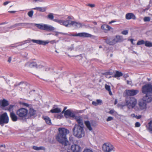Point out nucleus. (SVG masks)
Here are the masks:
<instances>
[{
    "label": "nucleus",
    "mask_w": 152,
    "mask_h": 152,
    "mask_svg": "<svg viewBox=\"0 0 152 152\" xmlns=\"http://www.w3.org/2000/svg\"><path fill=\"white\" fill-rule=\"evenodd\" d=\"M105 76L107 78H110L111 77V76L109 75L107 72L105 73Z\"/></svg>",
    "instance_id": "864d4df0"
},
{
    "label": "nucleus",
    "mask_w": 152,
    "mask_h": 152,
    "mask_svg": "<svg viewBox=\"0 0 152 152\" xmlns=\"http://www.w3.org/2000/svg\"><path fill=\"white\" fill-rule=\"evenodd\" d=\"M107 73L109 75H113V73L112 72H107Z\"/></svg>",
    "instance_id": "bf43d9fd"
},
{
    "label": "nucleus",
    "mask_w": 152,
    "mask_h": 152,
    "mask_svg": "<svg viewBox=\"0 0 152 152\" xmlns=\"http://www.w3.org/2000/svg\"><path fill=\"white\" fill-rule=\"evenodd\" d=\"M88 6L92 8L94 7L95 6L94 4H88Z\"/></svg>",
    "instance_id": "3c124183"
},
{
    "label": "nucleus",
    "mask_w": 152,
    "mask_h": 152,
    "mask_svg": "<svg viewBox=\"0 0 152 152\" xmlns=\"http://www.w3.org/2000/svg\"><path fill=\"white\" fill-rule=\"evenodd\" d=\"M68 35L73 37L79 36L84 37H90L93 36L91 34L86 32L80 33L76 34H71L69 35Z\"/></svg>",
    "instance_id": "f8f14e48"
},
{
    "label": "nucleus",
    "mask_w": 152,
    "mask_h": 152,
    "mask_svg": "<svg viewBox=\"0 0 152 152\" xmlns=\"http://www.w3.org/2000/svg\"><path fill=\"white\" fill-rule=\"evenodd\" d=\"M44 120L45 121L46 123L48 124H51V120L50 118L47 117L45 116L44 118Z\"/></svg>",
    "instance_id": "7c9ffc66"
},
{
    "label": "nucleus",
    "mask_w": 152,
    "mask_h": 152,
    "mask_svg": "<svg viewBox=\"0 0 152 152\" xmlns=\"http://www.w3.org/2000/svg\"><path fill=\"white\" fill-rule=\"evenodd\" d=\"M125 17L126 18L127 20H130L131 19L135 20L136 18L135 15L132 13H127Z\"/></svg>",
    "instance_id": "6ab92c4d"
},
{
    "label": "nucleus",
    "mask_w": 152,
    "mask_h": 152,
    "mask_svg": "<svg viewBox=\"0 0 152 152\" xmlns=\"http://www.w3.org/2000/svg\"><path fill=\"white\" fill-rule=\"evenodd\" d=\"M34 1L35 2H37V3L44 2L45 1V0H34Z\"/></svg>",
    "instance_id": "49530a36"
},
{
    "label": "nucleus",
    "mask_w": 152,
    "mask_h": 152,
    "mask_svg": "<svg viewBox=\"0 0 152 152\" xmlns=\"http://www.w3.org/2000/svg\"><path fill=\"white\" fill-rule=\"evenodd\" d=\"M123 75V74L121 72H119L118 71H116L115 74L114 75V76H113L115 77H119Z\"/></svg>",
    "instance_id": "c756f323"
},
{
    "label": "nucleus",
    "mask_w": 152,
    "mask_h": 152,
    "mask_svg": "<svg viewBox=\"0 0 152 152\" xmlns=\"http://www.w3.org/2000/svg\"><path fill=\"white\" fill-rule=\"evenodd\" d=\"M114 110L113 109H112L110 111L109 113L111 114H113L114 113Z\"/></svg>",
    "instance_id": "603ef678"
},
{
    "label": "nucleus",
    "mask_w": 152,
    "mask_h": 152,
    "mask_svg": "<svg viewBox=\"0 0 152 152\" xmlns=\"http://www.w3.org/2000/svg\"><path fill=\"white\" fill-rule=\"evenodd\" d=\"M36 112L33 108H30L29 111L28 113V118H33L34 117L35 115L36 114Z\"/></svg>",
    "instance_id": "aec40b11"
},
{
    "label": "nucleus",
    "mask_w": 152,
    "mask_h": 152,
    "mask_svg": "<svg viewBox=\"0 0 152 152\" xmlns=\"http://www.w3.org/2000/svg\"><path fill=\"white\" fill-rule=\"evenodd\" d=\"M74 48L73 46V45H72L71 46L69 47L68 48V49L70 51L74 50Z\"/></svg>",
    "instance_id": "8fccbe9b"
},
{
    "label": "nucleus",
    "mask_w": 152,
    "mask_h": 152,
    "mask_svg": "<svg viewBox=\"0 0 152 152\" xmlns=\"http://www.w3.org/2000/svg\"><path fill=\"white\" fill-rule=\"evenodd\" d=\"M149 129L150 131H152V121H151L149 123Z\"/></svg>",
    "instance_id": "79ce46f5"
},
{
    "label": "nucleus",
    "mask_w": 152,
    "mask_h": 152,
    "mask_svg": "<svg viewBox=\"0 0 152 152\" xmlns=\"http://www.w3.org/2000/svg\"><path fill=\"white\" fill-rule=\"evenodd\" d=\"M138 91L136 90H129L126 91V94L129 96H134L137 94Z\"/></svg>",
    "instance_id": "f3484780"
},
{
    "label": "nucleus",
    "mask_w": 152,
    "mask_h": 152,
    "mask_svg": "<svg viewBox=\"0 0 152 152\" xmlns=\"http://www.w3.org/2000/svg\"><path fill=\"white\" fill-rule=\"evenodd\" d=\"M8 12L12 13H14L16 12V11H8Z\"/></svg>",
    "instance_id": "680f3d73"
},
{
    "label": "nucleus",
    "mask_w": 152,
    "mask_h": 152,
    "mask_svg": "<svg viewBox=\"0 0 152 152\" xmlns=\"http://www.w3.org/2000/svg\"><path fill=\"white\" fill-rule=\"evenodd\" d=\"M71 149L73 152H80L81 151V147L79 145L75 144L71 146Z\"/></svg>",
    "instance_id": "2eb2a0df"
},
{
    "label": "nucleus",
    "mask_w": 152,
    "mask_h": 152,
    "mask_svg": "<svg viewBox=\"0 0 152 152\" xmlns=\"http://www.w3.org/2000/svg\"><path fill=\"white\" fill-rule=\"evenodd\" d=\"M60 33V34H64V35H69V34H68L66 33Z\"/></svg>",
    "instance_id": "774afa93"
},
{
    "label": "nucleus",
    "mask_w": 152,
    "mask_h": 152,
    "mask_svg": "<svg viewBox=\"0 0 152 152\" xmlns=\"http://www.w3.org/2000/svg\"><path fill=\"white\" fill-rule=\"evenodd\" d=\"M47 8L46 7H37L33 8V9L34 10H36L38 11H39L40 12H45L46 11V10Z\"/></svg>",
    "instance_id": "b1692460"
},
{
    "label": "nucleus",
    "mask_w": 152,
    "mask_h": 152,
    "mask_svg": "<svg viewBox=\"0 0 152 152\" xmlns=\"http://www.w3.org/2000/svg\"><path fill=\"white\" fill-rule=\"evenodd\" d=\"M113 41L112 42H111L112 44H115L117 42H120L123 41L124 39L123 37L121 36L117 35L115 36V37H113Z\"/></svg>",
    "instance_id": "ddd939ff"
},
{
    "label": "nucleus",
    "mask_w": 152,
    "mask_h": 152,
    "mask_svg": "<svg viewBox=\"0 0 152 152\" xmlns=\"http://www.w3.org/2000/svg\"><path fill=\"white\" fill-rule=\"evenodd\" d=\"M32 23H18L15 24L13 26H12L10 27H7L4 29L2 31H0V33H5L7 31H10L11 29L14 28L15 27L20 26L21 27L20 29H21L22 28L25 27H26L28 25H31Z\"/></svg>",
    "instance_id": "423d86ee"
},
{
    "label": "nucleus",
    "mask_w": 152,
    "mask_h": 152,
    "mask_svg": "<svg viewBox=\"0 0 152 152\" xmlns=\"http://www.w3.org/2000/svg\"><path fill=\"white\" fill-rule=\"evenodd\" d=\"M142 92L143 94H152V85L146 84L142 88Z\"/></svg>",
    "instance_id": "9d476101"
},
{
    "label": "nucleus",
    "mask_w": 152,
    "mask_h": 152,
    "mask_svg": "<svg viewBox=\"0 0 152 152\" xmlns=\"http://www.w3.org/2000/svg\"><path fill=\"white\" fill-rule=\"evenodd\" d=\"M54 20L55 22L63 25L66 27L73 26L77 28H80L83 26V25L80 23L77 22L70 20H63L61 19H55Z\"/></svg>",
    "instance_id": "f03ea898"
},
{
    "label": "nucleus",
    "mask_w": 152,
    "mask_h": 152,
    "mask_svg": "<svg viewBox=\"0 0 152 152\" xmlns=\"http://www.w3.org/2000/svg\"><path fill=\"white\" fill-rule=\"evenodd\" d=\"M34 25L38 28L42 30L52 31L55 29L54 27L49 25L36 23L34 24Z\"/></svg>",
    "instance_id": "0eeeda50"
},
{
    "label": "nucleus",
    "mask_w": 152,
    "mask_h": 152,
    "mask_svg": "<svg viewBox=\"0 0 152 152\" xmlns=\"http://www.w3.org/2000/svg\"><path fill=\"white\" fill-rule=\"evenodd\" d=\"M67 18L69 20H72L73 19V17L72 16H69Z\"/></svg>",
    "instance_id": "4d7b16f0"
},
{
    "label": "nucleus",
    "mask_w": 152,
    "mask_h": 152,
    "mask_svg": "<svg viewBox=\"0 0 152 152\" xmlns=\"http://www.w3.org/2000/svg\"><path fill=\"white\" fill-rule=\"evenodd\" d=\"M84 127L78 125H75L73 129V134L75 137L80 138L85 135Z\"/></svg>",
    "instance_id": "7ed1b4c3"
},
{
    "label": "nucleus",
    "mask_w": 152,
    "mask_h": 152,
    "mask_svg": "<svg viewBox=\"0 0 152 152\" xmlns=\"http://www.w3.org/2000/svg\"><path fill=\"white\" fill-rule=\"evenodd\" d=\"M75 119L78 124H75V125H78L80 126H84L83 121L81 117L80 116H77L75 117Z\"/></svg>",
    "instance_id": "a211bd4d"
},
{
    "label": "nucleus",
    "mask_w": 152,
    "mask_h": 152,
    "mask_svg": "<svg viewBox=\"0 0 152 152\" xmlns=\"http://www.w3.org/2000/svg\"><path fill=\"white\" fill-rule=\"evenodd\" d=\"M28 111L24 108H21L17 110L16 114L21 119L24 120L28 118Z\"/></svg>",
    "instance_id": "20e7f679"
},
{
    "label": "nucleus",
    "mask_w": 152,
    "mask_h": 152,
    "mask_svg": "<svg viewBox=\"0 0 152 152\" xmlns=\"http://www.w3.org/2000/svg\"><path fill=\"white\" fill-rule=\"evenodd\" d=\"M61 112V110L58 108L52 109L50 110V112L52 113H59Z\"/></svg>",
    "instance_id": "cd10ccee"
},
{
    "label": "nucleus",
    "mask_w": 152,
    "mask_h": 152,
    "mask_svg": "<svg viewBox=\"0 0 152 152\" xmlns=\"http://www.w3.org/2000/svg\"><path fill=\"white\" fill-rule=\"evenodd\" d=\"M10 2V1H7L3 3V5L4 6H6Z\"/></svg>",
    "instance_id": "6e6d98bb"
},
{
    "label": "nucleus",
    "mask_w": 152,
    "mask_h": 152,
    "mask_svg": "<svg viewBox=\"0 0 152 152\" xmlns=\"http://www.w3.org/2000/svg\"><path fill=\"white\" fill-rule=\"evenodd\" d=\"M115 22V21L114 20H113L110 22L109 23V24H110L113 23H114V22Z\"/></svg>",
    "instance_id": "69168bd1"
},
{
    "label": "nucleus",
    "mask_w": 152,
    "mask_h": 152,
    "mask_svg": "<svg viewBox=\"0 0 152 152\" xmlns=\"http://www.w3.org/2000/svg\"><path fill=\"white\" fill-rule=\"evenodd\" d=\"M25 66L30 68L37 67V64L35 62H28L26 64Z\"/></svg>",
    "instance_id": "412c9836"
},
{
    "label": "nucleus",
    "mask_w": 152,
    "mask_h": 152,
    "mask_svg": "<svg viewBox=\"0 0 152 152\" xmlns=\"http://www.w3.org/2000/svg\"><path fill=\"white\" fill-rule=\"evenodd\" d=\"M102 149L105 152H111L112 151H115L113 146L109 143H104L103 145Z\"/></svg>",
    "instance_id": "6e6552de"
},
{
    "label": "nucleus",
    "mask_w": 152,
    "mask_h": 152,
    "mask_svg": "<svg viewBox=\"0 0 152 152\" xmlns=\"http://www.w3.org/2000/svg\"><path fill=\"white\" fill-rule=\"evenodd\" d=\"M118 102V101L117 99H115V101L114 102V104H116Z\"/></svg>",
    "instance_id": "338daca9"
},
{
    "label": "nucleus",
    "mask_w": 152,
    "mask_h": 152,
    "mask_svg": "<svg viewBox=\"0 0 152 152\" xmlns=\"http://www.w3.org/2000/svg\"><path fill=\"white\" fill-rule=\"evenodd\" d=\"M102 103V101L100 99H97L96 101H93L92 104L96 106L98 105H101Z\"/></svg>",
    "instance_id": "a878e982"
},
{
    "label": "nucleus",
    "mask_w": 152,
    "mask_h": 152,
    "mask_svg": "<svg viewBox=\"0 0 152 152\" xmlns=\"http://www.w3.org/2000/svg\"><path fill=\"white\" fill-rule=\"evenodd\" d=\"M58 133L56 137L58 142L64 146L70 147V143L68 140L66 135L69 133V131L64 128H60L58 129Z\"/></svg>",
    "instance_id": "f257e3e1"
},
{
    "label": "nucleus",
    "mask_w": 152,
    "mask_h": 152,
    "mask_svg": "<svg viewBox=\"0 0 152 152\" xmlns=\"http://www.w3.org/2000/svg\"><path fill=\"white\" fill-rule=\"evenodd\" d=\"M14 106L13 105H10L8 109V110L10 112L12 111L13 110V107Z\"/></svg>",
    "instance_id": "4c0bfd02"
},
{
    "label": "nucleus",
    "mask_w": 152,
    "mask_h": 152,
    "mask_svg": "<svg viewBox=\"0 0 152 152\" xmlns=\"http://www.w3.org/2000/svg\"><path fill=\"white\" fill-rule=\"evenodd\" d=\"M31 41L34 43H36L40 45H46L49 42L48 41H43L40 40L31 39Z\"/></svg>",
    "instance_id": "4468645a"
},
{
    "label": "nucleus",
    "mask_w": 152,
    "mask_h": 152,
    "mask_svg": "<svg viewBox=\"0 0 152 152\" xmlns=\"http://www.w3.org/2000/svg\"><path fill=\"white\" fill-rule=\"evenodd\" d=\"M121 34L123 35H126L128 34L127 30H124L121 32Z\"/></svg>",
    "instance_id": "c03bdc74"
},
{
    "label": "nucleus",
    "mask_w": 152,
    "mask_h": 152,
    "mask_svg": "<svg viewBox=\"0 0 152 152\" xmlns=\"http://www.w3.org/2000/svg\"><path fill=\"white\" fill-rule=\"evenodd\" d=\"M137 102V100L135 99L133 97H131L128 100L126 99L125 105L127 106L129 109L134 108L135 110Z\"/></svg>",
    "instance_id": "39448f33"
},
{
    "label": "nucleus",
    "mask_w": 152,
    "mask_h": 152,
    "mask_svg": "<svg viewBox=\"0 0 152 152\" xmlns=\"http://www.w3.org/2000/svg\"><path fill=\"white\" fill-rule=\"evenodd\" d=\"M85 124L87 128L90 131L92 130V128L91 126L90 122L88 121H86L85 122Z\"/></svg>",
    "instance_id": "c85d7f7f"
},
{
    "label": "nucleus",
    "mask_w": 152,
    "mask_h": 152,
    "mask_svg": "<svg viewBox=\"0 0 152 152\" xmlns=\"http://www.w3.org/2000/svg\"><path fill=\"white\" fill-rule=\"evenodd\" d=\"M69 116L71 117L72 118L75 117V114L72 112H71Z\"/></svg>",
    "instance_id": "09e8293b"
},
{
    "label": "nucleus",
    "mask_w": 152,
    "mask_h": 152,
    "mask_svg": "<svg viewBox=\"0 0 152 152\" xmlns=\"http://www.w3.org/2000/svg\"><path fill=\"white\" fill-rule=\"evenodd\" d=\"M140 126V124L139 122H136L135 124V127H139Z\"/></svg>",
    "instance_id": "de8ad7c7"
},
{
    "label": "nucleus",
    "mask_w": 152,
    "mask_h": 152,
    "mask_svg": "<svg viewBox=\"0 0 152 152\" xmlns=\"http://www.w3.org/2000/svg\"><path fill=\"white\" fill-rule=\"evenodd\" d=\"M71 112L69 110H67L65 112L64 114L69 116Z\"/></svg>",
    "instance_id": "58836bf2"
},
{
    "label": "nucleus",
    "mask_w": 152,
    "mask_h": 152,
    "mask_svg": "<svg viewBox=\"0 0 152 152\" xmlns=\"http://www.w3.org/2000/svg\"><path fill=\"white\" fill-rule=\"evenodd\" d=\"M10 117L12 121H16L18 119V117L13 112H11L10 113Z\"/></svg>",
    "instance_id": "5701e85b"
},
{
    "label": "nucleus",
    "mask_w": 152,
    "mask_h": 152,
    "mask_svg": "<svg viewBox=\"0 0 152 152\" xmlns=\"http://www.w3.org/2000/svg\"><path fill=\"white\" fill-rule=\"evenodd\" d=\"M101 28L102 29L105 31H109L112 29V28L106 24H103L101 26Z\"/></svg>",
    "instance_id": "4be33fe9"
},
{
    "label": "nucleus",
    "mask_w": 152,
    "mask_h": 152,
    "mask_svg": "<svg viewBox=\"0 0 152 152\" xmlns=\"http://www.w3.org/2000/svg\"><path fill=\"white\" fill-rule=\"evenodd\" d=\"M34 11L31 10L28 13V15L30 18H32L33 16Z\"/></svg>",
    "instance_id": "e433bc0d"
},
{
    "label": "nucleus",
    "mask_w": 152,
    "mask_h": 152,
    "mask_svg": "<svg viewBox=\"0 0 152 152\" xmlns=\"http://www.w3.org/2000/svg\"><path fill=\"white\" fill-rule=\"evenodd\" d=\"M69 141L70 142H69L71 143V142L72 143L74 141V138L71 136L69 138Z\"/></svg>",
    "instance_id": "37998d69"
},
{
    "label": "nucleus",
    "mask_w": 152,
    "mask_h": 152,
    "mask_svg": "<svg viewBox=\"0 0 152 152\" xmlns=\"http://www.w3.org/2000/svg\"><path fill=\"white\" fill-rule=\"evenodd\" d=\"M127 83L128 84L131 85L132 84V82L131 81H127Z\"/></svg>",
    "instance_id": "13d9d810"
},
{
    "label": "nucleus",
    "mask_w": 152,
    "mask_h": 152,
    "mask_svg": "<svg viewBox=\"0 0 152 152\" xmlns=\"http://www.w3.org/2000/svg\"><path fill=\"white\" fill-rule=\"evenodd\" d=\"M23 105L26 106V107H28L29 106V105L28 104L26 103H24L23 104Z\"/></svg>",
    "instance_id": "052dcab7"
},
{
    "label": "nucleus",
    "mask_w": 152,
    "mask_h": 152,
    "mask_svg": "<svg viewBox=\"0 0 152 152\" xmlns=\"http://www.w3.org/2000/svg\"><path fill=\"white\" fill-rule=\"evenodd\" d=\"M9 122V117L6 113L0 115V125L3 126L4 124H7Z\"/></svg>",
    "instance_id": "1a4fd4ad"
},
{
    "label": "nucleus",
    "mask_w": 152,
    "mask_h": 152,
    "mask_svg": "<svg viewBox=\"0 0 152 152\" xmlns=\"http://www.w3.org/2000/svg\"><path fill=\"white\" fill-rule=\"evenodd\" d=\"M113 41V38L109 37L108 38H107L106 40V43L109 45H113L115 44H112L111 42H112Z\"/></svg>",
    "instance_id": "bb28decb"
},
{
    "label": "nucleus",
    "mask_w": 152,
    "mask_h": 152,
    "mask_svg": "<svg viewBox=\"0 0 152 152\" xmlns=\"http://www.w3.org/2000/svg\"><path fill=\"white\" fill-rule=\"evenodd\" d=\"M113 119V117H111V116H109L108 117V118H107L106 121H107L108 122L109 121H112Z\"/></svg>",
    "instance_id": "a18cd8bd"
},
{
    "label": "nucleus",
    "mask_w": 152,
    "mask_h": 152,
    "mask_svg": "<svg viewBox=\"0 0 152 152\" xmlns=\"http://www.w3.org/2000/svg\"><path fill=\"white\" fill-rule=\"evenodd\" d=\"M145 45L146 47H152V43L148 41H146L145 42Z\"/></svg>",
    "instance_id": "473e14b6"
},
{
    "label": "nucleus",
    "mask_w": 152,
    "mask_h": 152,
    "mask_svg": "<svg viewBox=\"0 0 152 152\" xmlns=\"http://www.w3.org/2000/svg\"><path fill=\"white\" fill-rule=\"evenodd\" d=\"M9 104L8 102L7 101L4 99L0 102V105H1L2 107H5Z\"/></svg>",
    "instance_id": "393cba45"
},
{
    "label": "nucleus",
    "mask_w": 152,
    "mask_h": 152,
    "mask_svg": "<svg viewBox=\"0 0 152 152\" xmlns=\"http://www.w3.org/2000/svg\"><path fill=\"white\" fill-rule=\"evenodd\" d=\"M48 18L51 20H53V21L55 22L54 20H55V19H53L54 16L53 15V14L52 13H49L48 15Z\"/></svg>",
    "instance_id": "72a5a7b5"
},
{
    "label": "nucleus",
    "mask_w": 152,
    "mask_h": 152,
    "mask_svg": "<svg viewBox=\"0 0 152 152\" xmlns=\"http://www.w3.org/2000/svg\"><path fill=\"white\" fill-rule=\"evenodd\" d=\"M80 47V46H77L75 49V51L77 50Z\"/></svg>",
    "instance_id": "0e129e2a"
},
{
    "label": "nucleus",
    "mask_w": 152,
    "mask_h": 152,
    "mask_svg": "<svg viewBox=\"0 0 152 152\" xmlns=\"http://www.w3.org/2000/svg\"><path fill=\"white\" fill-rule=\"evenodd\" d=\"M142 117L141 115H136L135 116V118H136L137 119H139L140 118Z\"/></svg>",
    "instance_id": "5fc2aeb1"
},
{
    "label": "nucleus",
    "mask_w": 152,
    "mask_h": 152,
    "mask_svg": "<svg viewBox=\"0 0 152 152\" xmlns=\"http://www.w3.org/2000/svg\"><path fill=\"white\" fill-rule=\"evenodd\" d=\"M145 96L143 97V100L145 102H150L152 101V94H145Z\"/></svg>",
    "instance_id": "dca6fc26"
},
{
    "label": "nucleus",
    "mask_w": 152,
    "mask_h": 152,
    "mask_svg": "<svg viewBox=\"0 0 152 152\" xmlns=\"http://www.w3.org/2000/svg\"><path fill=\"white\" fill-rule=\"evenodd\" d=\"M131 117H135V118L136 115H135V114H132L131 115Z\"/></svg>",
    "instance_id": "e2e57ef3"
},
{
    "label": "nucleus",
    "mask_w": 152,
    "mask_h": 152,
    "mask_svg": "<svg viewBox=\"0 0 152 152\" xmlns=\"http://www.w3.org/2000/svg\"><path fill=\"white\" fill-rule=\"evenodd\" d=\"M35 150L39 151L41 150H44L45 148L43 146L38 147L35 146H34L32 147Z\"/></svg>",
    "instance_id": "2f4dec72"
},
{
    "label": "nucleus",
    "mask_w": 152,
    "mask_h": 152,
    "mask_svg": "<svg viewBox=\"0 0 152 152\" xmlns=\"http://www.w3.org/2000/svg\"><path fill=\"white\" fill-rule=\"evenodd\" d=\"M83 152H94L91 149L86 148L84 149Z\"/></svg>",
    "instance_id": "f704fd0d"
},
{
    "label": "nucleus",
    "mask_w": 152,
    "mask_h": 152,
    "mask_svg": "<svg viewBox=\"0 0 152 152\" xmlns=\"http://www.w3.org/2000/svg\"><path fill=\"white\" fill-rule=\"evenodd\" d=\"M145 42L143 40H142L138 41L137 44V45H140L145 44Z\"/></svg>",
    "instance_id": "c9c22d12"
},
{
    "label": "nucleus",
    "mask_w": 152,
    "mask_h": 152,
    "mask_svg": "<svg viewBox=\"0 0 152 152\" xmlns=\"http://www.w3.org/2000/svg\"><path fill=\"white\" fill-rule=\"evenodd\" d=\"M150 20V18L148 17H145L144 18V20L145 22H148Z\"/></svg>",
    "instance_id": "a19ab883"
},
{
    "label": "nucleus",
    "mask_w": 152,
    "mask_h": 152,
    "mask_svg": "<svg viewBox=\"0 0 152 152\" xmlns=\"http://www.w3.org/2000/svg\"><path fill=\"white\" fill-rule=\"evenodd\" d=\"M139 107H136L135 108V111H138L140 110H145L147 108V104L144 100L140 101L138 103Z\"/></svg>",
    "instance_id": "9b49d317"
},
{
    "label": "nucleus",
    "mask_w": 152,
    "mask_h": 152,
    "mask_svg": "<svg viewBox=\"0 0 152 152\" xmlns=\"http://www.w3.org/2000/svg\"><path fill=\"white\" fill-rule=\"evenodd\" d=\"M105 88L106 90L107 91H110V86L107 85V84H105Z\"/></svg>",
    "instance_id": "ea45409f"
}]
</instances>
